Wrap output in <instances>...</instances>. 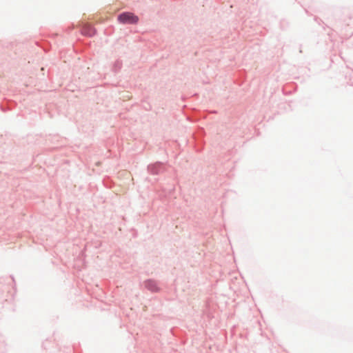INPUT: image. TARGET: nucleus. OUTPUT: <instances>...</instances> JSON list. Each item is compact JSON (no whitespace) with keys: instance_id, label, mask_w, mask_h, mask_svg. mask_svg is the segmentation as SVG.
Masks as SVG:
<instances>
[{"instance_id":"obj_2","label":"nucleus","mask_w":353,"mask_h":353,"mask_svg":"<svg viewBox=\"0 0 353 353\" xmlns=\"http://www.w3.org/2000/svg\"><path fill=\"white\" fill-rule=\"evenodd\" d=\"M83 33L85 34H88L89 36H91L93 34V32H86L85 30H83Z\"/></svg>"},{"instance_id":"obj_1","label":"nucleus","mask_w":353,"mask_h":353,"mask_svg":"<svg viewBox=\"0 0 353 353\" xmlns=\"http://www.w3.org/2000/svg\"><path fill=\"white\" fill-rule=\"evenodd\" d=\"M119 21L122 23L135 24L138 22L139 18L131 12H124L118 17Z\"/></svg>"}]
</instances>
